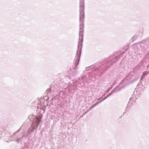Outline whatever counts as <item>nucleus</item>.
Here are the masks:
<instances>
[{"mask_svg":"<svg viewBox=\"0 0 149 149\" xmlns=\"http://www.w3.org/2000/svg\"><path fill=\"white\" fill-rule=\"evenodd\" d=\"M80 6H81V8L83 9L84 7V0H80Z\"/></svg>","mask_w":149,"mask_h":149,"instance_id":"3","label":"nucleus"},{"mask_svg":"<svg viewBox=\"0 0 149 149\" xmlns=\"http://www.w3.org/2000/svg\"><path fill=\"white\" fill-rule=\"evenodd\" d=\"M148 74V72L146 73V72H144L143 73V74H142L141 76V79H142L144 77H145V75L147 74Z\"/></svg>","mask_w":149,"mask_h":149,"instance_id":"5","label":"nucleus"},{"mask_svg":"<svg viewBox=\"0 0 149 149\" xmlns=\"http://www.w3.org/2000/svg\"><path fill=\"white\" fill-rule=\"evenodd\" d=\"M41 120L39 118H36V126L37 127L39 124Z\"/></svg>","mask_w":149,"mask_h":149,"instance_id":"4","label":"nucleus"},{"mask_svg":"<svg viewBox=\"0 0 149 149\" xmlns=\"http://www.w3.org/2000/svg\"><path fill=\"white\" fill-rule=\"evenodd\" d=\"M80 10L81 11L80 13V21H82L83 19L84 18V8L83 9H82L81 8V6H80Z\"/></svg>","mask_w":149,"mask_h":149,"instance_id":"2","label":"nucleus"},{"mask_svg":"<svg viewBox=\"0 0 149 149\" xmlns=\"http://www.w3.org/2000/svg\"><path fill=\"white\" fill-rule=\"evenodd\" d=\"M80 46L78 45V49L77 50L76 57L75 58V61L76 62H75V66L77 65L79 62L80 58V55L81 54V46H80V48H79V47Z\"/></svg>","mask_w":149,"mask_h":149,"instance_id":"1","label":"nucleus"}]
</instances>
